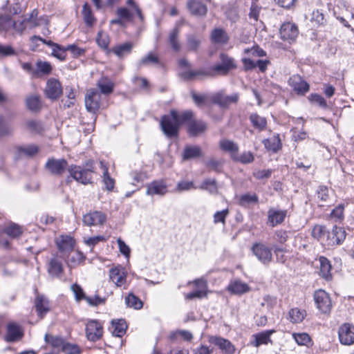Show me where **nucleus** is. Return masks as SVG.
<instances>
[{"instance_id": "1", "label": "nucleus", "mask_w": 354, "mask_h": 354, "mask_svg": "<svg viewBox=\"0 0 354 354\" xmlns=\"http://www.w3.org/2000/svg\"><path fill=\"white\" fill-rule=\"evenodd\" d=\"M178 64L180 68L178 75L185 81L203 80L205 77H214L217 75H225L230 71V70L221 63L214 65L209 69L200 68L192 70L190 62L185 58L180 59L178 61Z\"/></svg>"}, {"instance_id": "2", "label": "nucleus", "mask_w": 354, "mask_h": 354, "mask_svg": "<svg viewBox=\"0 0 354 354\" xmlns=\"http://www.w3.org/2000/svg\"><path fill=\"white\" fill-rule=\"evenodd\" d=\"M192 117L193 113L191 111L178 113L172 109L169 114L162 116L160 123L161 129L167 138H176L178 136L180 126Z\"/></svg>"}, {"instance_id": "3", "label": "nucleus", "mask_w": 354, "mask_h": 354, "mask_svg": "<svg viewBox=\"0 0 354 354\" xmlns=\"http://www.w3.org/2000/svg\"><path fill=\"white\" fill-rule=\"evenodd\" d=\"M71 176L76 181L84 185L92 183L93 174L95 173V162L88 160L85 162L84 167L76 165H71L68 167Z\"/></svg>"}, {"instance_id": "4", "label": "nucleus", "mask_w": 354, "mask_h": 354, "mask_svg": "<svg viewBox=\"0 0 354 354\" xmlns=\"http://www.w3.org/2000/svg\"><path fill=\"white\" fill-rule=\"evenodd\" d=\"M252 251L258 260L264 265H268L272 260V249L263 243H255Z\"/></svg>"}, {"instance_id": "5", "label": "nucleus", "mask_w": 354, "mask_h": 354, "mask_svg": "<svg viewBox=\"0 0 354 354\" xmlns=\"http://www.w3.org/2000/svg\"><path fill=\"white\" fill-rule=\"evenodd\" d=\"M68 162L64 158H48L45 164V169L53 175L62 176L68 169Z\"/></svg>"}, {"instance_id": "6", "label": "nucleus", "mask_w": 354, "mask_h": 354, "mask_svg": "<svg viewBox=\"0 0 354 354\" xmlns=\"http://www.w3.org/2000/svg\"><path fill=\"white\" fill-rule=\"evenodd\" d=\"M239 100V94L238 93L225 95L222 92H218L213 93L210 96V102L223 108H227L232 104L237 103Z\"/></svg>"}, {"instance_id": "7", "label": "nucleus", "mask_w": 354, "mask_h": 354, "mask_svg": "<svg viewBox=\"0 0 354 354\" xmlns=\"http://www.w3.org/2000/svg\"><path fill=\"white\" fill-rule=\"evenodd\" d=\"M314 299L317 308L322 313H329L331 309V300L328 294L323 290H319L314 294Z\"/></svg>"}, {"instance_id": "8", "label": "nucleus", "mask_w": 354, "mask_h": 354, "mask_svg": "<svg viewBox=\"0 0 354 354\" xmlns=\"http://www.w3.org/2000/svg\"><path fill=\"white\" fill-rule=\"evenodd\" d=\"M339 339L342 344L350 346L354 344V326L344 323L338 330Z\"/></svg>"}, {"instance_id": "9", "label": "nucleus", "mask_w": 354, "mask_h": 354, "mask_svg": "<svg viewBox=\"0 0 354 354\" xmlns=\"http://www.w3.org/2000/svg\"><path fill=\"white\" fill-rule=\"evenodd\" d=\"M186 7L191 15L198 18H204L207 14V6L201 0H188Z\"/></svg>"}, {"instance_id": "10", "label": "nucleus", "mask_w": 354, "mask_h": 354, "mask_svg": "<svg viewBox=\"0 0 354 354\" xmlns=\"http://www.w3.org/2000/svg\"><path fill=\"white\" fill-rule=\"evenodd\" d=\"M46 96L52 100L58 99L62 94L61 83L55 78L49 79L44 89Z\"/></svg>"}, {"instance_id": "11", "label": "nucleus", "mask_w": 354, "mask_h": 354, "mask_svg": "<svg viewBox=\"0 0 354 354\" xmlns=\"http://www.w3.org/2000/svg\"><path fill=\"white\" fill-rule=\"evenodd\" d=\"M86 334L88 340L95 342L100 339L103 334L102 324L97 320H90L86 326Z\"/></svg>"}, {"instance_id": "12", "label": "nucleus", "mask_w": 354, "mask_h": 354, "mask_svg": "<svg viewBox=\"0 0 354 354\" xmlns=\"http://www.w3.org/2000/svg\"><path fill=\"white\" fill-rule=\"evenodd\" d=\"M100 93L96 89L87 91L85 96V106L88 111L95 113L100 108Z\"/></svg>"}, {"instance_id": "13", "label": "nucleus", "mask_w": 354, "mask_h": 354, "mask_svg": "<svg viewBox=\"0 0 354 354\" xmlns=\"http://www.w3.org/2000/svg\"><path fill=\"white\" fill-rule=\"evenodd\" d=\"M281 38L289 43L294 41L298 36L297 26L292 23L287 22L281 25L279 30Z\"/></svg>"}, {"instance_id": "14", "label": "nucleus", "mask_w": 354, "mask_h": 354, "mask_svg": "<svg viewBox=\"0 0 354 354\" xmlns=\"http://www.w3.org/2000/svg\"><path fill=\"white\" fill-rule=\"evenodd\" d=\"M37 15V12L35 10L31 12L29 17L24 18L23 20L20 21H12V28H13L16 31H17L19 33H22V32L27 28H35L38 26V23L36 19Z\"/></svg>"}, {"instance_id": "15", "label": "nucleus", "mask_w": 354, "mask_h": 354, "mask_svg": "<svg viewBox=\"0 0 354 354\" xmlns=\"http://www.w3.org/2000/svg\"><path fill=\"white\" fill-rule=\"evenodd\" d=\"M47 271L52 277L60 278L64 273L62 261L57 255H54L47 264Z\"/></svg>"}, {"instance_id": "16", "label": "nucleus", "mask_w": 354, "mask_h": 354, "mask_svg": "<svg viewBox=\"0 0 354 354\" xmlns=\"http://www.w3.org/2000/svg\"><path fill=\"white\" fill-rule=\"evenodd\" d=\"M346 238V232L341 227L334 226L332 231H328L326 245L333 246L339 245Z\"/></svg>"}, {"instance_id": "17", "label": "nucleus", "mask_w": 354, "mask_h": 354, "mask_svg": "<svg viewBox=\"0 0 354 354\" xmlns=\"http://www.w3.org/2000/svg\"><path fill=\"white\" fill-rule=\"evenodd\" d=\"M168 192V187L163 180H153L147 185L146 194L149 196H164Z\"/></svg>"}, {"instance_id": "18", "label": "nucleus", "mask_w": 354, "mask_h": 354, "mask_svg": "<svg viewBox=\"0 0 354 354\" xmlns=\"http://www.w3.org/2000/svg\"><path fill=\"white\" fill-rule=\"evenodd\" d=\"M209 342L217 346L225 354H234L235 352L234 345L228 339L221 337L210 336Z\"/></svg>"}, {"instance_id": "19", "label": "nucleus", "mask_w": 354, "mask_h": 354, "mask_svg": "<svg viewBox=\"0 0 354 354\" xmlns=\"http://www.w3.org/2000/svg\"><path fill=\"white\" fill-rule=\"evenodd\" d=\"M289 85L299 95H304L309 90V84L299 75H293L288 80Z\"/></svg>"}, {"instance_id": "20", "label": "nucleus", "mask_w": 354, "mask_h": 354, "mask_svg": "<svg viewBox=\"0 0 354 354\" xmlns=\"http://www.w3.org/2000/svg\"><path fill=\"white\" fill-rule=\"evenodd\" d=\"M105 221V214L98 211L89 212L83 216V223L87 226L102 225Z\"/></svg>"}, {"instance_id": "21", "label": "nucleus", "mask_w": 354, "mask_h": 354, "mask_svg": "<svg viewBox=\"0 0 354 354\" xmlns=\"http://www.w3.org/2000/svg\"><path fill=\"white\" fill-rule=\"evenodd\" d=\"M109 278L117 286H122L126 282L127 274L122 267L117 266L110 269Z\"/></svg>"}, {"instance_id": "22", "label": "nucleus", "mask_w": 354, "mask_h": 354, "mask_svg": "<svg viewBox=\"0 0 354 354\" xmlns=\"http://www.w3.org/2000/svg\"><path fill=\"white\" fill-rule=\"evenodd\" d=\"M24 335L20 326L14 322H10L7 326V334L6 339L7 342H12L19 340Z\"/></svg>"}, {"instance_id": "23", "label": "nucleus", "mask_w": 354, "mask_h": 354, "mask_svg": "<svg viewBox=\"0 0 354 354\" xmlns=\"http://www.w3.org/2000/svg\"><path fill=\"white\" fill-rule=\"evenodd\" d=\"M286 216V210L270 208L268 212V221L272 227H274L281 223L284 221Z\"/></svg>"}, {"instance_id": "24", "label": "nucleus", "mask_w": 354, "mask_h": 354, "mask_svg": "<svg viewBox=\"0 0 354 354\" xmlns=\"http://www.w3.org/2000/svg\"><path fill=\"white\" fill-rule=\"evenodd\" d=\"M187 122V131L192 136H198L203 133L207 129V124L202 120H189Z\"/></svg>"}, {"instance_id": "25", "label": "nucleus", "mask_w": 354, "mask_h": 354, "mask_svg": "<svg viewBox=\"0 0 354 354\" xmlns=\"http://www.w3.org/2000/svg\"><path fill=\"white\" fill-rule=\"evenodd\" d=\"M56 244L59 251L68 252L73 250L75 240L70 236L61 235L57 238Z\"/></svg>"}, {"instance_id": "26", "label": "nucleus", "mask_w": 354, "mask_h": 354, "mask_svg": "<svg viewBox=\"0 0 354 354\" xmlns=\"http://www.w3.org/2000/svg\"><path fill=\"white\" fill-rule=\"evenodd\" d=\"M210 39L213 44H226L229 41V36L224 29L216 28L212 30Z\"/></svg>"}, {"instance_id": "27", "label": "nucleus", "mask_w": 354, "mask_h": 354, "mask_svg": "<svg viewBox=\"0 0 354 354\" xmlns=\"http://www.w3.org/2000/svg\"><path fill=\"white\" fill-rule=\"evenodd\" d=\"M275 332V330L272 329L264 330L261 333L255 334L254 335L255 340L252 343V345H254L256 347H259L262 344H267L269 342L272 343L270 336Z\"/></svg>"}, {"instance_id": "28", "label": "nucleus", "mask_w": 354, "mask_h": 354, "mask_svg": "<svg viewBox=\"0 0 354 354\" xmlns=\"http://www.w3.org/2000/svg\"><path fill=\"white\" fill-rule=\"evenodd\" d=\"M319 263H320V270L319 274L322 276V278L326 279V281H330L332 279V274H331V264L329 261V260L324 257H320L319 259Z\"/></svg>"}, {"instance_id": "29", "label": "nucleus", "mask_w": 354, "mask_h": 354, "mask_svg": "<svg viewBox=\"0 0 354 354\" xmlns=\"http://www.w3.org/2000/svg\"><path fill=\"white\" fill-rule=\"evenodd\" d=\"M133 48V44L131 42H126L113 47L109 50V52H112L119 58H122L125 55L131 53Z\"/></svg>"}, {"instance_id": "30", "label": "nucleus", "mask_w": 354, "mask_h": 354, "mask_svg": "<svg viewBox=\"0 0 354 354\" xmlns=\"http://www.w3.org/2000/svg\"><path fill=\"white\" fill-rule=\"evenodd\" d=\"M201 44V39L194 34L186 35V50L188 52H197Z\"/></svg>"}, {"instance_id": "31", "label": "nucleus", "mask_w": 354, "mask_h": 354, "mask_svg": "<svg viewBox=\"0 0 354 354\" xmlns=\"http://www.w3.org/2000/svg\"><path fill=\"white\" fill-rule=\"evenodd\" d=\"M127 326L124 319L113 320L111 322V333L115 337H122L126 332Z\"/></svg>"}, {"instance_id": "32", "label": "nucleus", "mask_w": 354, "mask_h": 354, "mask_svg": "<svg viewBox=\"0 0 354 354\" xmlns=\"http://www.w3.org/2000/svg\"><path fill=\"white\" fill-rule=\"evenodd\" d=\"M35 303L36 310L41 317L49 311L48 301L44 296L37 295Z\"/></svg>"}, {"instance_id": "33", "label": "nucleus", "mask_w": 354, "mask_h": 354, "mask_svg": "<svg viewBox=\"0 0 354 354\" xmlns=\"http://www.w3.org/2000/svg\"><path fill=\"white\" fill-rule=\"evenodd\" d=\"M263 144L266 149L274 153L281 148V142L279 135L274 136L271 138L264 139Z\"/></svg>"}, {"instance_id": "34", "label": "nucleus", "mask_w": 354, "mask_h": 354, "mask_svg": "<svg viewBox=\"0 0 354 354\" xmlns=\"http://www.w3.org/2000/svg\"><path fill=\"white\" fill-rule=\"evenodd\" d=\"M220 147L222 150L230 153L233 159L236 158L239 149L237 144L230 140H221L220 142Z\"/></svg>"}, {"instance_id": "35", "label": "nucleus", "mask_w": 354, "mask_h": 354, "mask_svg": "<svg viewBox=\"0 0 354 354\" xmlns=\"http://www.w3.org/2000/svg\"><path fill=\"white\" fill-rule=\"evenodd\" d=\"M228 290L233 294L242 295L250 290V287L241 281H235L230 283Z\"/></svg>"}, {"instance_id": "36", "label": "nucleus", "mask_w": 354, "mask_h": 354, "mask_svg": "<svg viewBox=\"0 0 354 354\" xmlns=\"http://www.w3.org/2000/svg\"><path fill=\"white\" fill-rule=\"evenodd\" d=\"M44 339L46 343L49 344L52 347L58 351H62L63 347L66 344L65 340L62 337L49 334L45 335Z\"/></svg>"}, {"instance_id": "37", "label": "nucleus", "mask_w": 354, "mask_h": 354, "mask_svg": "<svg viewBox=\"0 0 354 354\" xmlns=\"http://www.w3.org/2000/svg\"><path fill=\"white\" fill-rule=\"evenodd\" d=\"M82 14L83 16V19L84 23L86 24L87 27H92L95 22L96 21V19L93 15L91 8L88 3H85L82 6Z\"/></svg>"}, {"instance_id": "38", "label": "nucleus", "mask_w": 354, "mask_h": 354, "mask_svg": "<svg viewBox=\"0 0 354 354\" xmlns=\"http://www.w3.org/2000/svg\"><path fill=\"white\" fill-rule=\"evenodd\" d=\"M249 120L253 127L257 129L258 131H262L266 129L267 120L264 117L260 116L257 113H252L249 117Z\"/></svg>"}, {"instance_id": "39", "label": "nucleus", "mask_w": 354, "mask_h": 354, "mask_svg": "<svg viewBox=\"0 0 354 354\" xmlns=\"http://www.w3.org/2000/svg\"><path fill=\"white\" fill-rule=\"evenodd\" d=\"M180 34V28L175 27L169 33V42L171 45L172 50L175 52L180 51L181 48L180 43L178 41Z\"/></svg>"}, {"instance_id": "40", "label": "nucleus", "mask_w": 354, "mask_h": 354, "mask_svg": "<svg viewBox=\"0 0 354 354\" xmlns=\"http://www.w3.org/2000/svg\"><path fill=\"white\" fill-rule=\"evenodd\" d=\"M202 156L201 149L198 146H186L185 147L183 159L189 160Z\"/></svg>"}, {"instance_id": "41", "label": "nucleus", "mask_w": 354, "mask_h": 354, "mask_svg": "<svg viewBox=\"0 0 354 354\" xmlns=\"http://www.w3.org/2000/svg\"><path fill=\"white\" fill-rule=\"evenodd\" d=\"M26 106L32 111H38L41 108L40 97L37 95H31L26 97Z\"/></svg>"}, {"instance_id": "42", "label": "nucleus", "mask_w": 354, "mask_h": 354, "mask_svg": "<svg viewBox=\"0 0 354 354\" xmlns=\"http://www.w3.org/2000/svg\"><path fill=\"white\" fill-rule=\"evenodd\" d=\"M327 234L328 230L324 225H317L313 228L312 236L321 242L326 243Z\"/></svg>"}, {"instance_id": "43", "label": "nucleus", "mask_w": 354, "mask_h": 354, "mask_svg": "<svg viewBox=\"0 0 354 354\" xmlns=\"http://www.w3.org/2000/svg\"><path fill=\"white\" fill-rule=\"evenodd\" d=\"M288 316V319L292 323H300L306 316V313L304 310H300L297 308H292L289 311Z\"/></svg>"}, {"instance_id": "44", "label": "nucleus", "mask_w": 354, "mask_h": 354, "mask_svg": "<svg viewBox=\"0 0 354 354\" xmlns=\"http://www.w3.org/2000/svg\"><path fill=\"white\" fill-rule=\"evenodd\" d=\"M199 188L207 190L211 194H215L218 192L217 182L215 178H206L203 181Z\"/></svg>"}, {"instance_id": "45", "label": "nucleus", "mask_w": 354, "mask_h": 354, "mask_svg": "<svg viewBox=\"0 0 354 354\" xmlns=\"http://www.w3.org/2000/svg\"><path fill=\"white\" fill-rule=\"evenodd\" d=\"M125 303L128 307L140 310L143 306V303L138 297L133 293H129L125 298Z\"/></svg>"}, {"instance_id": "46", "label": "nucleus", "mask_w": 354, "mask_h": 354, "mask_svg": "<svg viewBox=\"0 0 354 354\" xmlns=\"http://www.w3.org/2000/svg\"><path fill=\"white\" fill-rule=\"evenodd\" d=\"M97 86L100 90V92L103 94L108 95L113 92V84L107 78L101 79L97 82Z\"/></svg>"}, {"instance_id": "47", "label": "nucleus", "mask_w": 354, "mask_h": 354, "mask_svg": "<svg viewBox=\"0 0 354 354\" xmlns=\"http://www.w3.org/2000/svg\"><path fill=\"white\" fill-rule=\"evenodd\" d=\"M158 57L154 54L149 53L147 56L143 57L138 63V67L140 68L151 64H159Z\"/></svg>"}, {"instance_id": "48", "label": "nucleus", "mask_w": 354, "mask_h": 354, "mask_svg": "<svg viewBox=\"0 0 354 354\" xmlns=\"http://www.w3.org/2000/svg\"><path fill=\"white\" fill-rule=\"evenodd\" d=\"M17 151L21 154H24L27 156L32 157L37 153L39 148L37 145H29L27 146H21L17 148Z\"/></svg>"}, {"instance_id": "49", "label": "nucleus", "mask_w": 354, "mask_h": 354, "mask_svg": "<svg viewBox=\"0 0 354 354\" xmlns=\"http://www.w3.org/2000/svg\"><path fill=\"white\" fill-rule=\"evenodd\" d=\"M259 201V198L257 194H250L249 193L241 195L239 198V205L241 206H246L250 204L257 203Z\"/></svg>"}, {"instance_id": "50", "label": "nucleus", "mask_w": 354, "mask_h": 354, "mask_svg": "<svg viewBox=\"0 0 354 354\" xmlns=\"http://www.w3.org/2000/svg\"><path fill=\"white\" fill-rule=\"evenodd\" d=\"M96 41L100 48L108 50L110 39L106 32L99 31L97 35Z\"/></svg>"}, {"instance_id": "51", "label": "nucleus", "mask_w": 354, "mask_h": 354, "mask_svg": "<svg viewBox=\"0 0 354 354\" xmlns=\"http://www.w3.org/2000/svg\"><path fill=\"white\" fill-rule=\"evenodd\" d=\"M205 165L209 171H214L216 173L222 172L223 161L221 160L211 158L206 161Z\"/></svg>"}, {"instance_id": "52", "label": "nucleus", "mask_w": 354, "mask_h": 354, "mask_svg": "<svg viewBox=\"0 0 354 354\" xmlns=\"http://www.w3.org/2000/svg\"><path fill=\"white\" fill-rule=\"evenodd\" d=\"M4 232L6 234L13 238L19 236L22 233L21 227L15 223L8 225L5 228Z\"/></svg>"}, {"instance_id": "53", "label": "nucleus", "mask_w": 354, "mask_h": 354, "mask_svg": "<svg viewBox=\"0 0 354 354\" xmlns=\"http://www.w3.org/2000/svg\"><path fill=\"white\" fill-rule=\"evenodd\" d=\"M66 47L57 44L55 46V48H53L52 55L60 61H64L66 58Z\"/></svg>"}, {"instance_id": "54", "label": "nucleus", "mask_w": 354, "mask_h": 354, "mask_svg": "<svg viewBox=\"0 0 354 354\" xmlns=\"http://www.w3.org/2000/svg\"><path fill=\"white\" fill-rule=\"evenodd\" d=\"M12 26V20L10 16L0 15V32L8 31Z\"/></svg>"}, {"instance_id": "55", "label": "nucleus", "mask_w": 354, "mask_h": 354, "mask_svg": "<svg viewBox=\"0 0 354 354\" xmlns=\"http://www.w3.org/2000/svg\"><path fill=\"white\" fill-rule=\"evenodd\" d=\"M212 94H197L192 91L191 93L192 98L197 106L203 105L206 101H210V96Z\"/></svg>"}, {"instance_id": "56", "label": "nucleus", "mask_w": 354, "mask_h": 354, "mask_svg": "<svg viewBox=\"0 0 354 354\" xmlns=\"http://www.w3.org/2000/svg\"><path fill=\"white\" fill-rule=\"evenodd\" d=\"M220 59L221 64L227 68L230 71L236 68V65L234 63V59L232 57H229L227 55L221 53L220 55Z\"/></svg>"}, {"instance_id": "57", "label": "nucleus", "mask_w": 354, "mask_h": 354, "mask_svg": "<svg viewBox=\"0 0 354 354\" xmlns=\"http://www.w3.org/2000/svg\"><path fill=\"white\" fill-rule=\"evenodd\" d=\"M292 336L299 345H307L310 342V336L306 333H294Z\"/></svg>"}, {"instance_id": "58", "label": "nucleus", "mask_w": 354, "mask_h": 354, "mask_svg": "<svg viewBox=\"0 0 354 354\" xmlns=\"http://www.w3.org/2000/svg\"><path fill=\"white\" fill-rule=\"evenodd\" d=\"M102 182L104 185L105 189L108 192H112L114 189L115 181L109 174L102 175Z\"/></svg>"}, {"instance_id": "59", "label": "nucleus", "mask_w": 354, "mask_h": 354, "mask_svg": "<svg viewBox=\"0 0 354 354\" xmlns=\"http://www.w3.org/2000/svg\"><path fill=\"white\" fill-rule=\"evenodd\" d=\"M84 259V254L80 252L76 251L68 257L67 261L68 263H71V265L70 266H72L80 263L81 262L83 261Z\"/></svg>"}, {"instance_id": "60", "label": "nucleus", "mask_w": 354, "mask_h": 354, "mask_svg": "<svg viewBox=\"0 0 354 354\" xmlns=\"http://www.w3.org/2000/svg\"><path fill=\"white\" fill-rule=\"evenodd\" d=\"M234 160L243 164H249L254 161V157L252 152L245 151L239 157L236 155Z\"/></svg>"}, {"instance_id": "61", "label": "nucleus", "mask_w": 354, "mask_h": 354, "mask_svg": "<svg viewBox=\"0 0 354 354\" xmlns=\"http://www.w3.org/2000/svg\"><path fill=\"white\" fill-rule=\"evenodd\" d=\"M344 204H339L335 209H333L330 213V216L338 221H342L344 219Z\"/></svg>"}, {"instance_id": "62", "label": "nucleus", "mask_w": 354, "mask_h": 354, "mask_svg": "<svg viewBox=\"0 0 354 354\" xmlns=\"http://www.w3.org/2000/svg\"><path fill=\"white\" fill-rule=\"evenodd\" d=\"M37 68L39 73L48 75L50 73L52 67L50 63L47 62L39 61L37 62Z\"/></svg>"}, {"instance_id": "63", "label": "nucleus", "mask_w": 354, "mask_h": 354, "mask_svg": "<svg viewBox=\"0 0 354 354\" xmlns=\"http://www.w3.org/2000/svg\"><path fill=\"white\" fill-rule=\"evenodd\" d=\"M71 289L74 293L75 299L77 301H80L82 299H85L86 296L85 295L83 289L80 285L75 283L71 286Z\"/></svg>"}, {"instance_id": "64", "label": "nucleus", "mask_w": 354, "mask_h": 354, "mask_svg": "<svg viewBox=\"0 0 354 354\" xmlns=\"http://www.w3.org/2000/svg\"><path fill=\"white\" fill-rule=\"evenodd\" d=\"M62 351L65 354H80L81 350L77 345L66 342Z\"/></svg>"}]
</instances>
